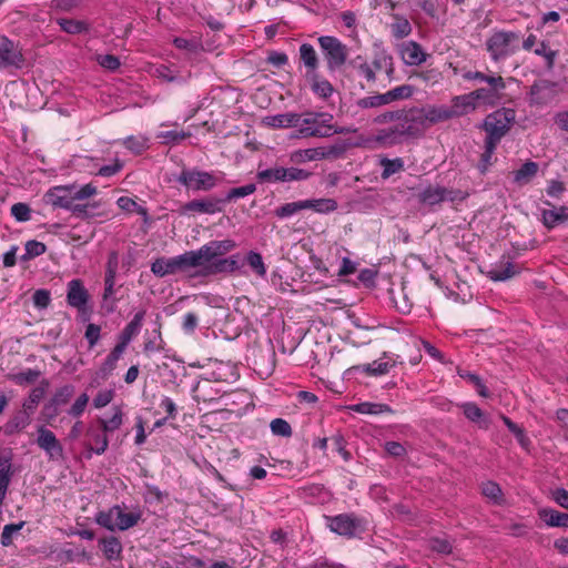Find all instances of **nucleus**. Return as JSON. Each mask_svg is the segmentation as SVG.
I'll list each match as a JSON object with an SVG mask.
<instances>
[{"instance_id": "nucleus-1", "label": "nucleus", "mask_w": 568, "mask_h": 568, "mask_svg": "<svg viewBox=\"0 0 568 568\" xmlns=\"http://www.w3.org/2000/svg\"><path fill=\"white\" fill-rule=\"evenodd\" d=\"M143 511L139 506L129 507L125 504L114 505L108 510H101L95 515V523L110 530L125 531L135 527L142 519Z\"/></svg>"}, {"instance_id": "nucleus-2", "label": "nucleus", "mask_w": 568, "mask_h": 568, "mask_svg": "<svg viewBox=\"0 0 568 568\" xmlns=\"http://www.w3.org/2000/svg\"><path fill=\"white\" fill-rule=\"evenodd\" d=\"M98 193V189L92 183L80 187L75 185H58L49 189L44 194V201L54 209L69 210L74 201H83Z\"/></svg>"}, {"instance_id": "nucleus-3", "label": "nucleus", "mask_w": 568, "mask_h": 568, "mask_svg": "<svg viewBox=\"0 0 568 568\" xmlns=\"http://www.w3.org/2000/svg\"><path fill=\"white\" fill-rule=\"evenodd\" d=\"M333 115L326 112H308L298 114L295 124L298 136L302 138H327L339 131L332 124Z\"/></svg>"}, {"instance_id": "nucleus-4", "label": "nucleus", "mask_w": 568, "mask_h": 568, "mask_svg": "<svg viewBox=\"0 0 568 568\" xmlns=\"http://www.w3.org/2000/svg\"><path fill=\"white\" fill-rule=\"evenodd\" d=\"M520 33L498 30L486 40V50L493 61L498 62L518 50Z\"/></svg>"}, {"instance_id": "nucleus-5", "label": "nucleus", "mask_w": 568, "mask_h": 568, "mask_svg": "<svg viewBox=\"0 0 568 568\" xmlns=\"http://www.w3.org/2000/svg\"><path fill=\"white\" fill-rule=\"evenodd\" d=\"M327 527L331 531L351 539L366 531L367 520L354 513H344L327 517Z\"/></svg>"}, {"instance_id": "nucleus-6", "label": "nucleus", "mask_w": 568, "mask_h": 568, "mask_svg": "<svg viewBox=\"0 0 568 568\" xmlns=\"http://www.w3.org/2000/svg\"><path fill=\"white\" fill-rule=\"evenodd\" d=\"M514 120L513 109L503 108L488 114L484 121V130L487 134L485 141L499 144L503 136L510 130Z\"/></svg>"}, {"instance_id": "nucleus-7", "label": "nucleus", "mask_w": 568, "mask_h": 568, "mask_svg": "<svg viewBox=\"0 0 568 568\" xmlns=\"http://www.w3.org/2000/svg\"><path fill=\"white\" fill-rule=\"evenodd\" d=\"M329 71L342 68L348 58V48L338 38L322 36L317 39Z\"/></svg>"}, {"instance_id": "nucleus-8", "label": "nucleus", "mask_w": 568, "mask_h": 568, "mask_svg": "<svg viewBox=\"0 0 568 568\" xmlns=\"http://www.w3.org/2000/svg\"><path fill=\"white\" fill-rule=\"evenodd\" d=\"M346 151L345 143H335L332 145H324L310 149L295 150L290 154V160L293 163L302 164L311 161H320L324 159L341 158Z\"/></svg>"}, {"instance_id": "nucleus-9", "label": "nucleus", "mask_w": 568, "mask_h": 568, "mask_svg": "<svg viewBox=\"0 0 568 568\" xmlns=\"http://www.w3.org/2000/svg\"><path fill=\"white\" fill-rule=\"evenodd\" d=\"M222 180L215 174L200 170H183L178 181L193 191H210Z\"/></svg>"}, {"instance_id": "nucleus-10", "label": "nucleus", "mask_w": 568, "mask_h": 568, "mask_svg": "<svg viewBox=\"0 0 568 568\" xmlns=\"http://www.w3.org/2000/svg\"><path fill=\"white\" fill-rule=\"evenodd\" d=\"M405 113L402 118L400 123L402 134L407 136L419 135L429 128L427 120L425 119L424 108L414 106L408 110L403 109Z\"/></svg>"}, {"instance_id": "nucleus-11", "label": "nucleus", "mask_w": 568, "mask_h": 568, "mask_svg": "<svg viewBox=\"0 0 568 568\" xmlns=\"http://www.w3.org/2000/svg\"><path fill=\"white\" fill-rule=\"evenodd\" d=\"M224 201L216 196L192 200L181 207V214H216L223 211Z\"/></svg>"}, {"instance_id": "nucleus-12", "label": "nucleus", "mask_w": 568, "mask_h": 568, "mask_svg": "<svg viewBox=\"0 0 568 568\" xmlns=\"http://www.w3.org/2000/svg\"><path fill=\"white\" fill-rule=\"evenodd\" d=\"M460 192L442 185H428L418 194L422 204L433 206L444 201H455Z\"/></svg>"}, {"instance_id": "nucleus-13", "label": "nucleus", "mask_w": 568, "mask_h": 568, "mask_svg": "<svg viewBox=\"0 0 568 568\" xmlns=\"http://www.w3.org/2000/svg\"><path fill=\"white\" fill-rule=\"evenodd\" d=\"M23 62V55L14 42L0 34V70L10 67L21 68Z\"/></svg>"}, {"instance_id": "nucleus-14", "label": "nucleus", "mask_w": 568, "mask_h": 568, "mask_svg": "<svg viewBox=\"0 0 568 568\" xmlns=\"http://www.w3.org/2000/svg\"><path fill=\"white\" fill-rule=\"evenodd\" d=\"M556 93V83L541 79L530 87L529 102L535 105H546L554 100Z\"/></svg>"}, {"instance_id": "nucleus-15", "label": "nucleus", "mask_w": 568, "mask_h": 568, "mask_svg": "<svg viewBox=\"0 0 568 568\" xmlns=\"http://www.w3.org/2000/svg\"><path fill=\"white\" fill-rule=\"evenodd\" d=\"M37 445L45 452L51 459L60 458L63 455V448L54 433L44 426L38 428Z\"/></svg>"}, {"instance_id": "nucleus-16", "label": "nucleus", "mask_w": 568, "mask_h": 568, "mask_svg": "<svg viewBox=\"0 0 568 568\" xmlns=\"http://www.w3.org/2000/svg\"><path fill=\"white\" fill-rule=\"evenodd\" d=\"M89 292L81 280L74 278L68 283L67 303L69 306L77 308L79 312H83L89 302Z\"/></svg>"}, {"instance_id": "nucleus-17", "label": "nucleus", "mask_w": 568, "mask_h": 568, "mask_svg": "<svg viewBox=\"0 0 568 568\" xmlns=\"http://www.w3.org/2000/svg\"><path fill=\"white\" fill-rule=\"evenodd\" d=\"M87 440L84 443V447L88 450V458L91 457L92 453L97 455H102L105 453L109 446L108 434L100 428L89 427L87 429Z\"/></svg>"}, {"instance_id": "nucleus-18", "label": "nucleus", "mask_w": 568, "mask_h": 568, "mask_svg": "<svg viewBox=\"0 0 568 568\" xmlns=\"http://www.w3.org/2000/svg\"><path fill=\"white\" fill-rule=\"evenodd\" d=\"M399 54L404 63L409 67L420 65L428 57L422 45L413 40L400 44Z\"/></svg>"}, {"instance_id": "nucleus-19", "label": "nucleus", "mask_w": 568, "mask_h": 568, "mask_svg": "<svg viewBox=\"0 0 568 568\" xmlns=\"http://www.w3.org/2000/svg\"><path fill=\"white\" fill-rule=\"evenodd\" d=\"M145 311L142 310L134 314L133 318L125 325L122 332L118 336V343L115 344L118 347L126 349L128 345L131 341L140 333L143 321L145 317Z\"/></svg>"}, {"instance_id": "nucleus-20", "label": "nucleus", "mask_w": 568, "mask_h": 568, "mask_svg": "<svg viewBox=\"0 0 568 568\" xmlns=\"http://www.w3.org/2000/svg\"><path fill=\"white\" fill-rule=\"evenodd\" d=\"M520 272V267L509 260L503 257L500 261L490 265L487 276L495 282H504Z\"/></svg>"}, {"instance_id": "nucleus-21", "label": "nucleus", "mask_w": 568, "mask_h": 568, "mask_svg": "<svg viewBox=\"0 0 568 568\" xmlns=\"http://www.w3.org/2000/svg\"><path fill=\"white\" fill-rule=\"evenodd\" d=\"M545 204L551 206V209H542L540 211L541 222L545 227L551 230L568 221V206H554L549 201H545Z\"/></svg>"}, {"instance_id": "nucleus-22", "label": "nucleus", "mask_w": 568, "mask_h": 568, "mask_svg": "<svg viewBox=\"0 0 568 568\" xmlns=\"http://www.w3.org/2000/svg\"><path fill=\"white\" fill-rule=\"evenodd\" d=\"M175 258L179 273H185L196 267H204L206 270L207 264L201 247L194 251H186L183 254L176 255Z\"/></svg>"}, {"instance_id": "nucleus-23", "label": "nucleus", "mask_w": 568, "mask_h": 568, "mask_svg": "<svg viewBox=\"0 0 568 568\" xmlns=\"http://www.w3.org/2000/svg\"><path fill=\"white\" fill-rule=\"evenodd\" d=\"M236 247L233 240L211 241L201 246L206 264L211 261L221 257L222 255L231 252Z\"/></svg>"}, {"instance_id": "nucleus-24", "label": "nucleus", "mask_w": 568, "mask_h": 568, "mask_svg": "<svg viewBox=\"0 0 568 568\" xmlns=\"http://www.w3.org/2000/svg\"><path fill=\"white\" fill-rule=\"evenodd\" d=\"M240 268L239 254L229 257H219L206 265L207 274L233 273Z\"/></svg>"}, {"instance_id": "nucleus-25", "label": "nucleus", "mask_w": 568, "mask_h": 568, "mask_svg": "<svg viewBox=\"0 0 568 568\" xmlns=\"http://www.w3.org/2000/svg\"><path fill=\"white\" fill-rule=\"evenodd\" d=\"M74 390L75 389H74L73 385L67 384V385L59 387L54 392L50 403L45 406V409L52 408V413L49 415L50 418H53L58 415L57 408L59 406L65 405L70 402V399L74 395Z\"/></svg>"}, {"instance_id": "nucleus-26", "label": "nucleus", "mask_w": 568, "mask_h": 568, "mask_svg": "<svg viewBox=\"0 0 568 568\" xmlns=\"http://www.w3.org/2000/svg\"><path fill=\"white\" fill-rule=\"evenodd\" d=\"M538 516L548 527L568 528V514L566 513L544 507L538 509Z\"/></svg>"}, {"instance_id": "nucleus-27", "label": "nucleus", "mask_w": 568, "mask_h": 568, "mask_svg": "<svg viewBox=\"0 0 568 568\" xmlns=\"http://www.w3.org/2000/svg\"><path fill=\"white\" fill-rule=\"evenodd\" d=\"M447 106L448 112L452 113V119H454L462 115H466L469 112L474 111L476 108V103L471 102V95L463 94L454 97L452 99L450 105Z\"/></svg>"}, {"instance_id": "nucleus-28", "label": "nucleus", "mask_w": 568, "mask_h": 568, "mask_svg": "<svg viewBox=\"0 0 568 568\" xmlns=\"http://www.w3.org/2000/svg\"><path fill=\"white\" fill-rule=\"evenodd\" d=\"M459 407L463 409V413L468 420L476 423L483 429L489 428V419L485 416L484 412L477 404L466 402L460 404Z\"/></svg>"}, {"instance_id": "nucleus-29", "label": "nucleus", "mask_w": 568, "mask_h": 568, "mask_svg": "<svg viewBox=\"0 0 568 568\" xmlns=\"http://www.w3.org/2000/svg\"><path fill=\"white\" fill-rule=\"evenodd\" d=\"M395 363L379 358L368 364L353 366L352 369L356 372H363L371 376H382L387 374Z\"/></svg>"}, {"instance_id": "nucleus-30", "label": "nucleus", "mask_w": 568, "mask_h": 568, "mask_svg": "<svg viewBox=\"0 0 568 568\" xmlns=\"http://www.w3.org/2000/svg\"><path fill=\"white\" fill-rule=\"evenodd\" d=\"M300 58L306 68V77L314 74L318 69V57L314 47L310 43H302L300 47Z\"/></svg>"}, {"instance_id": "nucleus-31", "label": "nucleus", "mask_w": 568, "mask_h": 568, "mask_svg": "<svg viewBox=\"0 0 568 568\" xmlns=\"http://www.w3.org/2000/svg\"><path fill=\"white\" fill-rule=\"evenodd\" d=\"M298 121V113L287 112L265 116L263 123L273 129L295 128Z\"/></svg>"}, {"instance_id": "nucleus-32", "label": "nucleus", "mask_w": 568, "mask_h": 568, "mask_svg": "<svg viewBox=\"0 0 568 568\" xmlns=\"http://www.w3.org/2000/svg\"><path fill=\"white\" fill-rule=\"evenodd\" d=\"M152 273L158 277L174 275L178 272L176 258L173 257H159L151 264Z\"/></svg>"}, {"instance_id": "nucleus-33", "label": "nucleus", "mask_w": 568, "mask_h": 568, "mask_svg": "<svg viewBox=\"0 0 568 568\" xmlns=\"http://www.w3.org/2000/svg\"><path fill=\"white\" fill-rule=\"evenodd\" d=\"M349 409L354 413L364 414V415H381V414H390L393 409L387 404L382 403H371L364 402L358 404H353L349 406Z\"/></svg>"}, {"instance_id": "nucleus-34", "label": "nucleus", "mask_w": 568, "mask_h": 568, "mask_svg": "<svg viewBox=\"0 0 568 568\" xmlns=\"http://www.w3.org/2000/svg\"><path fill=\"white\" fill-rule=\"evenodd\" d=\"M103 556L108 560H115L122 552V544L115 536L104 537L99 540Z\"/></svg>"}, {"instance_id": "nucleus-35", "label": "nucleus", "mask_w": 568, "mask_h": 568, "mask_svg": "<svg viewBox=\"0 0 568 568\" xmlns=\"http://www.w3.org/2000/svg\"><path fill=\"white\" fill-rule=\"evenodd\" d=\"M423 108L429 126L452 119V113L448 112L447 105H426Z\"/></svg>"}, {"instance_id": "nucleus-36", "label": "nucleus", "mask_w": 568, "mask_h": 568, "mask_svg": "<svg viewBox=\"0 0 568 568\" xmlns=\"http://www.w3.org/2000/svg\"><path fill=\"white\" fill-rule=\"evenodd\" d=\"M306 78L311 82L312 91L317 97H320L322 99H327L333 94L334 88H333L332 83L328 80L320 77L317 74V72L314 74H311Z\"/></svg>"}, {"instance_id": "nucleus-37", "label": "nucleus", "mask_w": 568, "mask_h": 568, "mask_svg": "<svg viewBox=\"0 0 568 568\" xmlns=\"http://www.w3.org/2000/svg\"><path fill=\"white\" fill-rule=\"evenodd\" d=\"M125 351L123 348L118 347L116 345L112 348L110 354L105 357L104 362L101 364L99 368V375L102 378H106L116 368L118 362L121 358Z\"/></svg>"}, {"instance_id": "nucleus-38", "label": "nucleus", "mask_w": 568, "mask_h": 568, "mask_svg": "<svg viewBox=\"0 0 568 568\" xmlns=\"http://www.w3.org/2000/svg\"><path fill=\"white\" fill-rule=\"evenodd\" d=\"M305 210H313L316 213L327 214L337 210V202L333 199H310L304 200Z\"/></svg>"}, {"instance_id": "nucleus-39", "label": "nucleus", "mask_w": 568, "mask_h": 568, "mask_svg": "<svg viewBox=\"0 0 568 568\" xmlns=\"http://www.w3.org/2000/svg\"><path fill=\"white\" fill-rule=\"evenodd\" d=\"M379 165L383 168L381 174L383 180H387L392 175L405 170V163L402 158L388 159L386 156H382L379 159Z\"/></svg>"}, {"instance_id": "nucleus-40", "label": "nucleus", "mask_w": 568, "mask_h": 568, "mask_svg": "<svg viewBox=\"0 0 568 568\" xmlns=\"http://www.w3.org/2000/svg\"><path fill=\"white\" fill-rule=\"evenodd\" d=\"M538 169L539 166L536 162L527 161L515 171L514 181L519 185L527 184L536 176Z\"/></svg>"}, {"instance_id": "nucleus-41", "label": "nucleus", "mask_w": 568, "mask_h": 568, "mask_svg": "<svg viewBox=\"0 0 568 568\" xmlns=\"http://www.w3.org/2000/svg\"><path fill=\"white\" fill-rule=\"evenodd\" d=\"M124 413L120 406L112 407V416L110 418H100L98 422L106 434L119 429L123 424Z\"/></svg>"}, {"instance_id": "nucleus-42", "label": "nucleus", "mask_w": 568, "mask_h": 568, "mask_svg": "<svg viewBox=\"0 0 568 568\" xmlns=\"http://www.w3.org/2000/svg\"><path fill=\"white\" fill-rule=\"evenodd\" d=\"M31 423V414L27 413L22 408V410L18 412L14 416H12L6 424V433L13 434L16 432H20L29 426Z\"/></svg>"}, {"instance_id": "nucleus-43", "label": "nucleus", "mask_w": 568, "mask_h": 568, "mask_svg": "<svg viewBox=\"0 0 568 568\" xmlns=\"http://www.w3.org/2000/svg\"><path fill=\"white\" fill-rule=\"evenodd\" d=\"M351 65L357 71V74L364 78L368 83H374L376 81V73L373 65L361 55L353 59L351 61Z\"/></svg>"}, {"instance_id": "nucleus-44", "label": "nucleus", "mask_w": 568, "mask_h": 568, "mask_svg": "<svg viewBox=\"0 0 568 568\" xmlns=\"http://www.w3.org/2000/svg\"><path fill=\"white\" fill-rule=\"evenodd\" d=\"M194 399L196 402L211 403L219 397L220 392L214 389L213 386L205 382L204 384L197 383L193 388Z\"/></svg>"}, {"instance_id": "nucleus-45", "label": "nucleus", "mask_w": 568, "mask_h": 568, "mask_svg": "<svg viewBox=\"0 0 568 568\" xmlns=\"http://www.w3.org/2000/svg\"><path fill=\"white\" fill-rule=\"evenodd\" d=\"M415 92V89L413 85L409 84H402L398 87H395L388 91L385 92L387 102L390 104L396 101L400 100H407L413 97Z\"/></svg>"}, {"instance_id": "nucleus-46", "label": "nucleus", "mask_w": 568, "mask_h": 568, "mask_svg": "<svg viewBox=\"0 0 568 568\" xmlns=\"http://www.w3.org/2000/svg\"><path fill=\"white\" fill-rule=\"evenodd\" d=\"M122 144L138 155L149 149V139L144 135H130L122 141Z\"/></svg>"}, {"instance_id": "nucleus-47", "label": "nucleus", "mask_w": 568, "mask_h": 568, "mask_svg": "<svg viewBox=\"0 0 568 568\" xmlns=\"http://www.w3.org/2000/svg\"><path fill=\"white\" fill-rule=\"evenodd\" d=\"M457 374L463 379L473 384L479 396L485 397V398L489 396L488 388L486 387L483 379L477 374L465 371V369H460V368L457 369Z\"/></svg>"}, {"instance_id": "nucleus-48", "label": "nucleus", "mask_w": 568, "mask_h": 568, "mask_svg": "<svg viewBox=\"0 0 568 568\" xmlns=\"http://www.w3.org/2000/svg\"><path fill=\"white\" fill-rule=\"evenodd\" d=\"M256 179L261 183H283V166L260 170Z\"/></svg>"}, {"instance_id": "nucleus-49", "label": "nucleus", "mask_w": 568, "mask_h": 568, "mask_svg": "<svg viewBox=\"0 0 568 568\" xmlns=\"http://www.w3.org/2000/svg\"><path fill=\"white\" fill-rule=\"evenodd\" d=\"M357 106L365 110V109H378L385 105H388L385 92L384 93H376L374 95L364 97L357 100L356 102Z\"/></svg>"}, {"instance_id": "nucleus-50", "label": "nucleus", "mask_w": 568, "mask_h": 568, "mask_svg": "<svg viewBox=\"0 0 568 568\" xmlns=\"http://www.w3.org/2000/svg\"><path fill=\"white\" fill-rule=\"evenodd\" d=\"M426 547L439 555H449L453 551L452 542L444 537H432L427 539Z\"/></svg>"}, {"instance_id": "nucleus-51", "label": "nucleus", "mask_w": 568, "mask_h": 568, "mask_svg": "<svg viewBox=\"0 0 568 568\" xmlns=\"http://www.w3.org/2000/svg\"><path fill=\"white\" fill-rule=\"evenodd\" d=\"M403 135L404 134H402V128L399 124H397L393 128L378 131L375 135V141L381 144H394L397 142V138Z\"/></svg>"}, {"instance_id": "nucleus-52", "label": "nucleus", "mask_w": 568, "mask_h": 568, "mask_svg": "<svg viewBox=\"0 0 568 568\" xmlns=\"http://www.w3.org/2000/svg\"><path fill=\"white\" fill-rule=\"evenodd\" d=\"M191 133L185 131H161L156 134V138L164 144L176 145L180 144L186 138H190Z\"/></svg>"}, {"instance_id": "nucleus-53", "label": "nucleus", "mask_w": 568, "mask_h": 568, "mask_svg": "<svg viewBox=\"0 0 568 568\" xmlns=\"http://www.w3.org/2000/svg\"><path fill=\"white\" fill-rule=\"evenodd\" d=\"M375 73L381 70H385L387 75H392L394 73V62L392 55L381 52L375 55L373 62L371 63Z\"/></svg>"}, {"instance_id": "nucleus-54", "label": "nucleus", "mask_w": 568, "mask_h": 568, "mask_svg": "<svg viewBox=\"0 0 568 568\" xmlns=\"http://www.w3.org/2000/svg\"><path fill=\"white\" fill-rule=\"evenodd\" d=\"M393 17L395 19V22L390 26L393 36L397 39H403L409 36L412 32V26L409 21L398 14H394Z\"/></svg>"}, {"instance_id": "nucleus-55", "label": "nucleus", "mask_w": 568, "mask_h": 568, "mask_svg": "<svg viewBox=\"0 0 568 568\" xmlns=\"http://www.w3.org/2000/svg\"><path fill=\"white\" fill-rule=\"evenodd\" d=\"M60 28L70 34H79L88 31V24L84 21L61 18L58 20Z\"/></svg>"}, {"instance_id": "nucleus-56", "label": "nucleus", "mask_w": 568, "mask_h": 568, "mask_svg": "<svg viewBox=\"0 0 568 568\" xmlns=\"http://www.w3.org/2000/svg\"><path fill=\"white\" fill-rule=\"evenodd\" d=\"M246 262L251 270L260 277H264L266 275V266L264 264L263 257L258 252L250 251L246 254Z\"/></svg>"}, {"instance_id": "nucleus-57", "label": "nucleus", "mask_w": 568, "mask_h": 568, "mask_svg": "<svg viewBox=\"0 0 568 568\" xmlns=\"http://www.w3.org/2000/svg\"><path fill=\"white\" fill-rule=\"evenodd\" d=\"M302 210H305L304 200L285 203L275 210V215L280 219L291 217Z\"/></svg>"}, {"instance_id": "nucleus-58", "label": "nucleus", "mask_w": 568, "mask_h": 568, "mask_svg": "<svg viewBox=\"0 0 568 568\" xmlns=\"http://www.w3.org/2000/svg\"><path fill=\"white\" fill-rule=\"evenodd\" d=\"M312 173L301 168L291 166L283 168V183L286 182H295V181H305L307 180Z\"/></svg>"}, {"instance_id": "nucleus-59", "label": "nucleus", "mask_w": 568, "mask_h": 568, "mask_svg": "<svg viewBox=\"0 0 568 568\" xmlns=\"http://www.w3.org/2000/svg\"><path fill=\"white\" fill-rule=\"evenodd\" d=\"M481 494L493 500L495 504H501L503 501V491L499 485L495 481H486L481 485Z\"/></svg>"}, {"instance_id": "nucleus-60", "label": "nucleus", "mask_w": 568, "mask_h": 568, "mask_svg": "<svg viewBox=\"0 0 568 568\" xmlns=\"http://www.w3.org/2000/svg\"><path fill=\"white\" fill-rule=\"evenodd\" d=\"M44 396V388L43 387H36L33 388L29 397L23 402L22 408L27 410V413H30L31 415L34 413L38 404Z\"/></svg>"}, {"instance_id": "nucleus-61", "label": "nucleus", "mask_w": 568, "mask_h": 568, "mask_svg": "<svg viewBox=\"0 0 568 568\" xmlns=\"http://www.w3.org/2000/svg\"><path fill=\"white\" fill-rule=\"evenodd\" d=\"M270 428L273 435L281 437H291L293 434L290 423L283 418H275L271 422Z\"/></svg>"}, {"instance_id": "nucleus-62", "label": "nucleus", "mask_w": 568, "mask_h": 568, "mask_svg": "<svg viewBox=\"0 0 568 568\" xmlns=\"http://www.w3.org/2000/svg\"><path fill=\"white\" fill-rule=\"evenodd\" d=\"M41 375L39 369L28 368L12 376V381L18 385H29L34 383Z\"/></svg>"}, {"instance_id": "nucleus-63", "label": "nucleus", "mask_w": 568, "mask_h": 568, "mask_svg": "<svg viewBox=\"0 0 568 568\" xmlns=\"http://www.w3.org/2000/svg\"><path fill=\"white\" fill-rule=\"evenodd\" d=\"M24 250H26V253L22 256V258L24 261H27V260H30V258H33V257L44 254L47 251V246L42 242H39L36 240H30L26 243Z\"/></svg>"}, {"instance_id": "nucleus-64", "label": "nucleus", "mask_w": 568, "mask_h": 568, "mask_svg": "<svg viewBox=\"0 0 568 568\" xmlns=\"http://www.w3.org/2000/svg\"><path fill=\"white\" fill-rule=\"evenodd\" d=\"M415 77L420 79L427 85H435L443 79V74L438 69H426L415 73Z\"/></svg>"}]
</instances>
